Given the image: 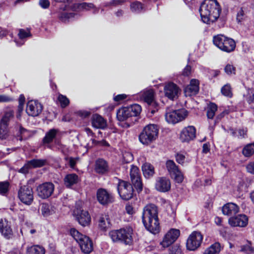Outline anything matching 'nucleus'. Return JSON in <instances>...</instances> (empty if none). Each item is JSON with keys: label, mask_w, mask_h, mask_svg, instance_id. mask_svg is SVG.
Listing matches in <instances>:
<instances>
[{"label": "nucleus", "mask_w": 254, "mask_h": 254, "mask_svg": "<svg viewBox=\"0 0 254 254\" xmlns=\"http://www.w3.org/2000/svg\"><path fill=\"white\" fill-rule=\"evenodd\" d=\"M142 219L144 227L148 231L154 234L159 232L158 209L155 205L149 204L144 207Z\"/></svg>", "instance_id": "obj_1"}, {"label": "nucleus", "mask_w": 254, "mask_h": 254, "mask_svg": "<svg viewBox=\"0 0 254 254\" xmlns=\"http://www.w3.org/2000/svg\"><path fill=\"white\" fill-rule=\"evenodd\" d=\"M220 6L216 0H205L199 8L202 21L206 24L215 21L220 16Z\"/></svg>", "instance_id": "obj_2"}, {"label": "nucleus", "mask_w": 254, "mask_h": 254, "mask_svg": "<svg viewBox=\"0 0 254 254\" xmlns=\"http://www.w3.org/2000/svg\"><path fill=\"white\" fill-rule=\"evenodd\" d=\"M214 45L223 52L230 53L233 52L236 47L234 39L223 34H218L213 37Z\"/></svg>", "instance_id": "obj_3"}, {"label": "nucleus", "mask_w": 254, "mask_h": 254, "mask_svg": "<svg viewBox=\"0 0 254 254\" xmlns=\"http://www.w3.org/2000/svg\"><path fill=\"white\" fill-rule=\"evenodd\" d=\"M132 229L126 227L119 230H112L109 232V236L114 242H121L126 245H130L132 242Z\"/></svg>", "instance_id": "obj_4"}, {"label": "nucleus", "mask_w": 254, "mask_h": 254, "mask_svg": "<svg viewBox=\"0 0 254 254\" xmlns=\"http://www.w3.org/2000/svg\"><path fill=\"white\" fill-rule=\"evenodd\" d=\"M159 129L154 124H150L145 126L139 135L140 142L148 145L154 142L158 137Z\"/></svg>", "instance_id": "obj_5"}, {"label": "nucleus", "mask_w": 254, "mask_h": 254, "mask_svg": "<svg viewBox=\"0 0 254 254\" xmlns=\"http://www.w3.org/2000/svg\"><path fill=\"white\" fill-rule=\"evenodd\" d=\"M70 235L78 243L81 251L85 254H89L93 250V244L90 238L77 231L75 228L70 230Z\"/></svg>", "instance_id": "obj_6"}, {"label": "nucleus", "mask_w": 254, "mask_h": 254, "mask_svg": "<svg viewBox=\"0 0 254 254\" xmlns=\"http://www.w3.org/2000/svg\"><path fill=\"white\" fill-rule=\"evenodd\" d=\"M188 115V112L185 109L171 111L167 110L165 119L168 123L175 124L184 120Z\"/></svg>", "instance_id": "obj_7"}, {"label": "nucleus", "mask_w": 254, "mask_h": 254, "mask_svg": "<svg viewBox=\"0 0 254 254\" xmlns=\"http://www.w3.org/2000/svg\"><path fill=\"white\" fill-rule=\"evenodd\" d=\"M118 191L121 198L125 200H128L133 196L132 186L130 184L125 181L119 180Z\"/></svg>", "instance_id": "obj_8"}, {"label": "nucleus", "mask_w": 254, "mask_h": 254, "mask_svg": "<svg viewBox=\"0 0 254 254\" xmlns=\"http://www.w3.org/2000/svg\"><path fill=\"white\" fill-rule=\"evenodd\" d=\"M18 197L22 203L30 205L34 199L32 189L27 185L20 186L18 191Z\"/></svg>", "instance_id": "obj_9"}, {"label": "nucleus", "mask_w": 254, "mask_h": 254, "mask_svg": "<svg viewBox=\"0 0 254 254\" xmlns=\"http://www.w3.org/2000/svg\"><path fill=\"white\" fill-rule=\"evenodd\" d=\"M180 235V231L177 229H170L164 235L160 245L165 248L169 247L176 241Z\"/></svg>", "instance_id": "obj_10"}, {"label": "nucleus", "mask_w": 254, "mask_h": 254, "mask_svg": "<svg viewBox=\"0 0 254 254\" xmlns=\"http://www.w3.org/2000/svg\"><path fill=\"white\" fill-rule=\"evenodd\" d=\"M166 166L171 177L174 178L176 182L182 183L184 179V176L175 163L171 160H169L167 161Z\"/></svg>", "instance_id": "obj_11"}, {"label": "nucleus", "mask_w": 254, "mask_h": 254, "mask_svg": "<svg viewBox=\"0 0 254 254\" xmlns=\"http://www.w3.org/2000/svg\"><path fill=\"white\" fill-rule=\"evenodd\" d=\"M203 239V236L199 232H193L188 238L186 246L188 250L194 251L200 246Z\"/></svg>", "instance_id": "obj_12"}, {"label": "nucleus", "mask_w": 254, "mask_h": 254, "mask_svg": "<svg viewBox=\"0 0 254 254\" xmlns=\"http://www.w3.org/2000/svg\"><path fill=\"white\" fill-rule=\"evenodd\" d=\"M55 186L52 183L46 182L37 187V194L40 198L46 199L52 195Z\"/></svg>", "instance_id": "obj_13"}, {"label": "nucleus", "mask_w": 254, "mask_h": 254, "mask_svg": "<svg viewBox=\"0 0 254 254\" xmlns=\"http://www.w3.org/2000/svg\"><path fill=\"white\" fill-rule=\"evenodd\" d=\"M96 196L98 202L103 205H108L114 201L113 194L105 189H99L97 190Z\"/></svg>", "instance_id": "obj_14"}, {"label": "nucleus", "mask_w": 254, "mask_h": 254, "mask_svg": "<svg viewBox=\"0 0 254 254\" xmlns=\"http://www.w3.org/2000/svg\"><path fill=\"white\" fill-rule=\"evenodd\" d=\"M130 176L131 182L134 188L138 192L141 191L142 190V184L139 169L136 166L131 165Z\"/></svg>", "instance_id": "obj_15"}, {"label": "nucleus", "mask_w": 254, "mask_h": 254, "mask_svg": "<svg viewBox=\"0 0 254 254\" xmlns=\"http://www.w3.org/2000/svg\"><path fill=\"white\" fill-rule=\"evenodd\" d=\"M42 110V104L37 101L31 100L27 104L26 111L29 116H37L41 113Z\"/></svg>", "instance_id": "obj_16"}, {"label": "nucleus", "mask_w": 254, "mask_h": 254, "mask_svg": "<svg viewBox=\"0 0 254 254\" xmlns=\"http://www.w3.org/2000/svg\"><path fill=\"white\" fill-rule=\"evenodd\" d=\"M196 137V129L194 127L190 126L184 128L180 133V138L182 142H189Z\"/></svg>", "instance_id": "obj_17"}, {"label": "nucleus", "mask_w": 254, "mask_h": 254, "mask_svg": "<svg viewBox=\"0 0 254 254\" xmlns=\"http://www.w3.org/2000/svg\"><path fill=\"white\" fill-rule=\"evenodd\" d=\"M0 233L6 239H10L13 237V232L11 227L10 222L6 219L0 220Z\"/></svg>", "instance_id": "obj_18"}, {"label": "nucleus", "mask_w": 254, "mask_h": 254, "mask_svg": "<svg viewBox=\"0 0 254 254\" xmlns=\"http://www.w3.org/2000/svg\"><path fill=\"white\" fill-rule=\"evenodd\" d=\"M59 130L56 128H52L47 131L44 137L43 138L42 142L44 145L47 144V146L49 148H51V146L49 145L54 140H56L57 136L59 134ZM55 143L60 146H63V145L59 143V141L55 140Z\"/></svg>", "instance_id": "obj_19"}, {"label": "nucleus", "mask_w": 254, "mask_h": 254, "mask_svg": "<svg viewBox=\"0 0 254 254\" xmlns=\"http://www.w3.org/2000/svg\"><path fill=\"white\" fill-rule=\"evenodd\" d=\"M248 217L245 214H239L229 219V224L233 227H246L248 223Z\"/></svg>", "instance_id": "obj_20"}, {"label": "nucleus", "mask_w": 254, "mask_h": 254, "mask_svg": "<svg viewBox=\"0 0 254 254\" xmlns=\"http://www.w3.org/2000/svg\"><path fill=\"white\" fill-rule=\"evenodd\" d=\"M164 93L169 99L173 100L178 97L179 88L178 86L172 82H169L164 87Z\"/></svg>", "instance_id": "obj_21"}, {"label": "nucleus", "mask_w": 254, "mask_h": 254, "mask_svg": "<svg viewBox=\"0 0 254 254\" xmlns=\"http://www.w3.org/2000/svg\"><path fill=\"white\" fill-rule=\"evenodd\" d=\"M156 189L160 192H167L171 188V183L169 179L166 177H159L156 179Z\"/></svg>", "instance_id": "obj_22"}, {"label": "nucleus", "mask_w": 254, "mask_h": 254, "mask_svg": "<svg viewBox=\"0 0 254 254\" xmlns=\"http://www.w3.org/2000/svg\"><path fill=\"white\" fill-rule=\"evenodd\" d=\"M140 98L149 105L155 106V93L152 89H146L141 92Z\"/></svg>", "instance_id": "obj_23"}, {"label": "nucleus", "mask_w": 254, "mask_h": 254, "mask_svg": "<svg viewBox=\"0 0 254 254\" xmlns=\"http://www.w3.org/2000/svg\"><path fill=\"white\" fill-rule=\"evenodd\" d=\"M94 170L99 174L103 175L107 173L109 170L107 162L103 159H97L95 162Z\"/></svg>", "instance_id": "obj_24"}, {"label": "nucleus", "mask_w": 254, "mask_h": 254, "mask_svg": "<svg viewBox=\"0 0 254 254\" xmlns=\"http://www.w3.org/2000/svg\"><path fill=\"white\" fill-rule=\"evenodd\" d=\"M199 81L196 79L190 80V83L185 89L186 96H191L196 94L199 91Z\"/></svg>", "instance_id": "obj_25"}, {"label": "nucleus", "mask_w": 254, "mask_h": 254, "mask_svg": "<svg viewBox=\"0 0 254 254\" xmlns=\"http://www.w3.org/2000/svg\"><path fill=\"white\" fill-rule=\"evenodd\" d=\"M222 210L223 214L230 216L237 213L239 211V207L234 203L229 202L222 207Z\"/></svg>", "instance_id": "obj_26"}, {"label": "nucleus", "mask_w": 254, "mask_h": 254, "mask_svg": "<svg viewBox=\"0 0 254 254\" xmlns=\"http://www.w3.org/2000/svg\"><path fill=\"white\" fill-rule=\"evenodd\" d=\"M92 125L96 128L104 129L107 125L106 121L102 116L95 114L92 118Z\"/></svg>", "instance_id": "obj_27"}, {"label": "nucleus", "mask_w": 254, "mask_h": 254, "mask_svg": "<svg viewBox=\"0 0 254 254\" xmlns=\"http://www.w3.org/2000/svg\"><path fill=\"white\" fill-rule=\"evenodd\" d=\"M76 219L79 223L83 226H87L91 221L88 212L83 210H81L80 212L77 215Z\"/></svg>", "instance_id": "obj_28"}, {"label": "nucleus", "mask_w": 254, "mask_h": 254, "mask_svg": "<svg viewBox=\"0 0 254 254\" xmlns=\"http://www.w3.org/2000/svg\"><path fill=\"white\" fill-rule=\"evenodd\" d=\"M67 6L65 5L64 7H61L57 12V16L59 19L64 22H65L70 18L74 17L75 13L73 12H67L65 11Z\"/></svg>", "instance_id": "obj_29"}, {"label": "nucleus", "mask_w": 254, "mask_h": 254, "mask_svg": "<svg viewBox=\"0 0 254 254\" xmlns=\"http://www.w3.org/2000/svg\"><path fill=\"white\" fill-rule=\"evenodd\" d=\"M110 218L106 214H102L99 217L98 226L101 230L106 231L110 226Z\"/></svg>", "instance_id": "obj_30"}, {"label": "nucleus", "mask_w": 254, "mask_h": 254, "mask_svg": "<svg viewBox=\"0 0 254 254\" xmlns=\"http://www.w3.org/2000/svg\"><path fill=\"white\" fill-rule=\"evenodd\" d=\"M79 179L78 176L74 173L69 174L64 178V183L67 188H70L74 185L78 183Z\"/></svg>", "instance_id": "obj_31"}, {"label": "nucleus", "mask_w": 254, "mask_h": 254, "mask_svg": "<svg viewBox=\"0 0 254 254\" xmlns=\"http://www.w3.org/2000/svg\"><path fill=\"white\" fill-rule=\"evenodd\" d=\"M40 209L42 214L44 217L52 215L55 213L56 208L52 204L43 203L41 204Z\"/></svg>", "instance_id": "obj_32"}, {"label": "nucleus", "mask_w": 254, "mask_h": 254, "mask_svg": "<svg viewBox=\"0 0 254 254\" xmlns=\"http://www.w3.org/2000/svg\"><path fill=\"white\" fill-rule=\"evenodd\" d=\"M142 170L143 175L146 178H151L154 174L153 166L148 163H145L142 166Z\"/></svg>", "instance_id": "obj_33"}, {"label": "nucleus", "mask_w": 254, "mask_h": 254, "mask_svg": "<svg viewBox=\"0 0 254 254\" xmlns=\"http://www.w3.org/2000/svg\"><path fill=\"white\" fill-rule=\"evenodd\" d=\"M126 108L130 118L138 116L141 111V106L137 104L131 105Z\"/></svg>", "instance_id": "obj_34"}, {"label": "nucleus", "mask_w": 254, "mask_h": 254, "mask_svg": "<svg viewBox=\"0 0 254 254\" xmlns=\"http://www.w3.org/2000/svg\"><path fill=\"white\" fill-rule=\"evenodd\" d=\"M245 157H250L254 154V142L245 145L242 151Z\"/></svg>", "instance_id": "obj_35"}, {"label": "nucleus", "mask_w": 254, "mask_h": 254, "mask_svg": "<svg viewBox=\"0 0 254 254\" xmlns=\"http://www.w3.org/2000/svg\"><path fill=\"white\" fill-rule=\"evenodd\" d=\"M130 118L126 107L121 108L117 112V118L119 121H125Z\"/></svg>", "instance_id": "obj_36"}, {"label": "nucleus", "mask_w": 254, "mask_h": 254, "mask_svg": "<svg viewBox=\"0 0 254 254\" xmlns=\"http://www.w3.org/2000/svg\"><path fill=\"white\" fill-rule=\"evenodd\" d=\"M220 251V244L218 242H216L206 249L203 254H218Z\"/></svg>", "instance_id": "obj_37"}, {"label": "nucleus", "mask_w": 254, "mask_h": 254, "mask_svg": "<svg viewBox=\"0 0 254 254\" xmlns=\"http://www.w3.org/2000/svg\"><path fill=\"white\" fill-rule=\"evenodd\" d=\"M14 118V112L9 110L6 111L0 121V123L8 127L9 123Z\"/></svg>", "instance_id": "obj_38"}, {"label": "nucleus", "mask_w": 254, "mask_h": 254, "mask_svg": "<svg viewBox=\"0 0 254 254\" xmlns=\"http://www.w3.org/2000/svg\"><path fill=\"white\" fill-rule=\"evenodd\" d=\"M45 249L40 246L35 245L27 249V254H45Z\"/></svg>", "instance_id": "obj_39"}, {"label": "nucleus", "mask_w": 254, "mask_h": 254, "mask_svg": "<svg viewBox=\"0 0 254 254\" xmlns=\"http://www.w3.org/2000/svg\"><path fill=\"white\" fill-rule=\"evenodd\" d=\"M10 136V132L8 126L4 124L0 123V139H8Z\"/></svg>", "instance_id": "obj_40"}, {"label": "nucleus", "mask_w": 254, "mask_h": 254, "mask_svg": "<svg viewBox=\"0 0 254 254\" xmlns=\"http://www.w3.org/2000/svg\"><path fill=\"white\" fill-rule=\"evenodd\" d=\"M29 164L32 168H39L47 165V160L46 159H34L29 161Z\"/></svg>", "instance_id": "obj_41"}, {"label": "nucleus", "mask_w": 254, "mask_h": 254, "mask_svg": "<svg viewBox=\"0 0 254 254\" xmlns=\"http://www.w3.org/2000/svg\"><path fill=\"white\" fill-rule=\"evenodd\" d=\"M217 110V106L214 103H210L207 108V116L208 119H212Z\"/></svg>", "instance_id": "obj_42"}, {"label": "nucleus", "mask_w": 254, "mask_h": 254, "mask_svg": "<svg viewBox=\"0 0 254 254\" xmlns=\"http://www.w3.org/2000/svg\"><path fill=\"white\" fill-rule=\"evenodd\" d=\"M10 184L8 181L0 182V194L6 195L8 192Z\"/></svg>", "instance_id": "obj_43"}, {"label": "nucleus", "mask_w": 254, "mask_h": 254, "mask_svg": "<svg viewBox=\"0 0 254 254\" xmlns=\"http://www.w3.org/2000/svg\"><path fill=\"white\" fill-rule=\"evenodd\" d=\"M143 7L141 2L139 1H134L131 3L130 9L132 12L138 13L142 9Z\"/></svg>", "instance_id": "obj_44"}, {"label": "nucleus", "mask_w": 254, "mask_h": 254, "mask_svg": "<svg viewBox=\"0 0 254 254\" xmlns=\"http://www.w3.org/2000/svg\"><path fill=\"white\" fill-rule=\"evenodd\" d=\"M64 159L67 162L69 167L71 168L74 169L76 164L79 160V158H74L72 157L67 156L65 157Z\"/></svg>", "instance_id": "obj_45"}, {"label": "nucleus", "mask_w": 254, "mask_h": 254, "mask_svg": "<svg viewBox=\"0 0 254 254\" xmlns=\"http://www.w3.org/2000/svg\"><path fill=\"white\" fill-rule=\"evenodd\" d=\"M221 93L225 96L231 97L232 96V93L230 84H227L223 86L221 88Z\"/></svg>", "instance_id": "obj_46"}, {"label": "nucleus", "mask_w": 254, "mask_h": 254, "mask_svg": "<svg viewBox=\"0 0 254 254\" xmlns=\"http://www.w3.org/2000/svg\"><path fill=\"white\" fill-rule=\"evenodd\" d=\"M240 251L246 254H252L254 252V248L251 246V244L248 242L246 245L241 247Z\"/></svg>", "instance_id": "obj_47"}, {"label": "nucleus", "mask_w": 254, "mask_h": 254, "mask_svg": "<svg viewBox=\"0 0 254 254\" xmlns=\"http://www.w3.org/2000/svg\"><path fill=\"white\" fill-rule=\"evenodd\" d=\"M133 157L132 154L129 152H124L123 153V162L125 163H129L132 161Z\"/></svg>", "instance_id": "obj_48"}, {"label": "nucleus", "mask_w": 254, "mask_h": 254, "mask_svg": "<svg viewBox=\"0 0 254 254\" xmlns=\"http://www.w3.org/2000/svg\"><path fill=\"white\" fill-rule=\"evenodd\" d=\"M58 100L61 104L62 108H65L69 103V101L68 98L63 95L60 94L58 97Z\"/></svg>", "instance_id": "obj_49"}, {"label": "nucleus", "mask_w": 254, "mask_h": 254, "mask_svg": "<svg viewBox=\"0 0 254 254\" xmlns=\"http://www.w3.org/2000/svg\"><path fill=\"white\" fill-rule=\"evenodd\" d=\"M94 7V5L91 3L82 2L79 3L78 5V8L79 9L89 10Z\"/></svg>", "instance_id": "obj_50"}, {"label": "nucleus", "mask_w": 254, "mask_h": 254, "mask_svg": "<svg viewBox=\"0 0 254 254\" xmlns=\"http://www.w3.org/2000/svg\"><path fill=\"white\" fill-rule=\"evenodd\" d=\"M18 133L20 134V136L18 135L17 137V140H20V141L26 138V136H25V133L27 132V130L22 127L21 126H18Z\"/></svg>", "instance_id": "obj_51"}, {"label": "nucleus", "mask_w": 254, "mask_h": 254, "mask_svg": "<svg viewBox=\"0 0 254 254\" xmlns=\"http://www.w3.org/2000/svg\"><path fill=\"white\" fill-rule=\"evenodd\" d=\"M225 72L228 75L235 74L236 68L232 64H228L224 68Z\"/></svg>", "instance_id": "obj_52"}, {"label": "nucleus", "mask_w": 254, "mask_h": 254, "mask_svg": "<svg viewBox=\"0 0 254 254\" xmlns=\"http://www.w3.org/2000/svg\"><path fill=\"white\" fill-rule=\"evenodd\" d=\"M246 100L249 104H251L254 102V93L253 90H248V94L246 96Z\"/></svg>", "instance_id": "obj_53"}, {"label": "nucleus", "mask_w": 254, "mask_h": 254, "mask_svg": "<svg viewBox=\"0 0 254 254\" xmlns=\"http://www.w3.org/2000/svg\"><path fill=\"white\" fill-rule=\"evenodd\" d=\"M25 102V97L23 95H20L19 98V105L18 110L19 113L21 112L23 109L24 104Z\"/></svg>", "instance_id": "obj_54"}, {"label": "nucleus", "mask_w": 254, "mask_h": 254, "mask_svg": "<svg viewBox=\"0 0 254 254\" xmlns=\"http://www.w3.org/2000/svg\"><path fill=\"white\" fill-rule=\"evenodd\" d=\"M19 37L22 40L26 37L30 36V33L28 31H26L24 29H20L18 33Z\"/></svg>", "instance_id": "obj_55"}, {"label": "nucleus", "mask_w": 254, "mask_h": 254, "mask_svg": "<svg viewBox=\"0 0 254 254\" xmlns=\"http://www.w3.org/2000/svg\"><path fill=\"white\" fill-rule=\"evenodd\" d=\"M32 168L30 164H29V161L27 162L20 170L19 172L23 174H26L28 172L29 170Z\"/></svg>", "instance_id": "obj_56"}, {"label": "nucleus", "mask_w": 254, "mask_h": 254, "mask_svg": "<svg viewBox=\"0 0 254 254\" xmlns=\"http://www.w3.org/2000/svg\"><path fill=\"white\" fill-rule=\"evenodd\" d=\"M247 128H240L238 130V135H237V136L240 138H245L247 136Z\"/></svg>", "instance_id": "obj_57"}, {"label": "nucleus", "mask_w": 254, "mask_h": 254, "mask_svg": "<svg viewBox=\"0 0 254 254\" xmlns=\"http://www.w3.org/2000/svg\"><path fill=\"white\" fill-rule=\"evenodd\" d=\"M185 156L184 155L182 154H177L176 156V159L177 162L181 164L184 163Z\"/></svg>", "instance_id": "obj_58"}, {"label": "nucleus", "mask_w": 254, "mask_h": 254, "mask_svg": "<svg viewBox=\"0 0 254 254\" xmlns=\"http://www.w3.org/2000/svg\"><path fill=\"white\" fill-rule=\"evenodd\" d=\"M246 169L249 173L254 174V162L249 163L247 165Z\"/></svg>", "instance_id": "obj_59"}, {"label": "nucleus", "mask_w": 254, "mask_h": 254, "mask_svg": "<svg viewBox=\"0 0 254 254\" xmlns=\"http://www.w3.org/2000/svg\"><path fill=\"white\" fill-rule=\"evenodd\" d=\"M40 5L43 8H47L50 5V2L49 0H40Z\"/></svg>", "instance_id": "obj_60"}, {"label": "nucleus", "mask_w": 254, "mask_h": 254, "mask_svg": "<svg viewBox=\"0 0 254 254\" xmlns=\"http://www.w3.org/2000/svg\"><path fill=\"white\" fill-rule=\"evenodd\" d=\"M126 97H127V95L126 94H119V95L116 96L114 98V100L115 101L119 102V101H122V100L125 99L126 98Z\"/></svg>", "instance_id": "obj_61"}, {"label": "nucleus", "mask_w": 254, "mask_h": 254, "mask_svg": "<svg viewBox=\"0 0 254 254\" xmlns=\"http://www.w3.org/2000/svg\"><path fill=\"white\" fill-rule=\"evenodd\" d=\"M191 73V67L187 65L183 70V74L184 76H189Z\"/></svg>", "instance_id": "obj_62"}, {"label": "nucleus", "mask_w": 254, "mask_h": 254, "mask_svg": "<svg viewBox=\"0 0 254 254\" xmlns=\"http://www.w3.org/2000/svg\"><path fill=\"white\" fill-rule=\"evenodd\" d=\"M11 100V99L6 95H0V102H6Z\"/></svg>", "instance_id": "obj_63"}, {"label": "nucleus", "mask_w": 254, "mask_h": 254, "mask_svg": "<svg viewBox=\"0 0 254 254\" xmlns=\"http://www.w3.org/2000/svg\"><path fill=\"white\" fill-rule=\"evenodd\" d=\"M126 210L128 214H132L134 213L132 206L129 204L126 206Z\"/></svg>", "instance_id": "obj_64"}]
</instances>
